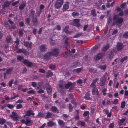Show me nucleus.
Wrapping results in <instances>:
<instances>
[{
	"label": "nucleus",
	"instance_id": "f257e3e1",
	"mask_svg": "<svg viewBox=\"0 0 128 128\" xmlns=\"http://www.w3.org/2000/svg\"><path fill=\"white\" fill-rule=\"evenodd\" d=\"M123 18H121L117 17V15L114 14L113 17V22L112 25L114 26L116 25L119 28L122 25L124 21Z\"/></svg>",
	"mask_w": 128,
	"mask_h": 128
},
{
	"label": "nucleus",
	"instance_id": "f03ea898",
	"mask_svg": "<svg viewBox=\"0 0 128 128\" xmlns=\"http://www.w3.org/2000/svg\"><path fill=\"white\" fill-rule=\"evenodd\" d=\"M64 0H57L55 4V7L57 9H59L62 6Z\"/></svg>",
	"mask_w": 128,
	"mask_h": 128
},
{
	"label": "nucleus",
	"instance_id": "7ed1b4c3",
	"mask_svg": "<svg viewBox=\"0 0 128 128\" xmlns=\"http://www.w3.org/2000/svg\"><path fill=\"white\" fill-rule=\"evenodd\" d=\"M12 114L10 116V117L14 121H16L18 120V114L14 112L12 113Z\"/></svg>",
	"mask_w": 128,
	"mask_h": 128
},
{
	"label": "nucleus",
	"instance_id": "20e7f679",
	"mask_svg": "<svg viewBox=\"0 0 128 128\" xmlns=\"http://www.w3.org/2000/svg\"><path fill=\"white\" fill-rule=\"evenodd\" d=\"M50 52L52 56H58L59 54V51L57 48L52 49V51Z\"/></svg>",
	"mask_w": 128,
	"mask_h": 128
},
{
	"label": "nucleus",
	"instance_id": "39448f33",
	"mask_svg": "<svg viewBox=\"0 0 128 128\" xmlns=\"http://www.w3.org/2000/svg\"><path fill=\"white\" fill-rule=\"evenodd\" d=\"M98 78H96L95 80H94L92 83L90 85V87L92 88L93 89V93L94 94V91L95 90V88H96V86L95 85L96 84L97 81H98Z\"/></svg>",
	"mask_w": 128,
	"mask_h": 128
},
{
	"label": "nucleus",
	"instance_id": "423d86ee",
	"mask_svg": "<svg viewBox=\"0 0 128 128\" xmlns=\"http://www.w3.org/2000/svg\"><path fill=\"white\" fill-rule=\"evenodd\" d=\"M79 22V19H74L73 21V25L78 27H80V24Z\"/></svg>",
	"mask_w": 128,
	"mask_h": 128
},
{
	"label": "nucleus",
	"instance_id": "0eeeda50",
	"mask_svg": "<svg viewBox=\"0 0 128 128\" xmlns=\"http://www.w3.org/2000/svg\"><path fill=\"white\" fill-rule=\"evenodd\" d=\"M32 121L30 118H26V126H30L32 124Z\"/></svg>",
	"mask_w": 128,
	"mask_h": 128
},
{
	"label": "nucleus",
	"instance_id": "6e6552de",
	"mask_svg": "<svg viewBox=\"0 0 128 128\" xmlns=\"http://www.w3.org/2000/svg\"><path fill=\"white\" fill-rule=\"evenodd\" d=\"M52 56L50 52H48L44 55V59L46 60H48Z\"/></svg>",
	"mask_w": 128,
	"mask_h": 128
},
{
	"label": "nucleus",
	"instance_id": "1a4fd4ad",
	"mask_svg": "<svg viewBox=\"0 0 128 128\" xmlns=\"http://www.w3.org/2000/svg\"><path fill=\"white\" fill-rule=\"evenodd\" d=\"M104 54H99L94 56V59L96 60H98L102 58Z\"/></svg>",
	"mask_w": 128,
	"mask_h": 128
},
{
	"label": "nucleus",
	"instance_id": "9d476101",
	"mask_svg": "<svg viewBox=\"0 0 128 128\" xmlns=\"http://www.w3.org/2000/svg\"><path fill=\"white\" fill-rule=\"evenodd\" d=\"M10 4V2L6 1L4 3V4L2 5V7L3 9H5L7 8L8 7Z\"/></svg>",
	"mask_w": 128,
	"mask_h": 128
},
{
	"label": "nucleus",
	"instance_id": "9b49d317",
	"mask_svg": "<svg viewBox=\"0 0 128 128\" xmlns=\"http://www.w3.org/2000/svg\"><path fill=\"white\" fill-rule=\"evenodd\" d=\"M23 63L24 64L26 65L27 66L29 67H30L33 64L32 63L30 62L28 60H24Z\"/></svg>",
	"mask_w": 128,
	"mask_h": 128
},
{
	"label": "nucleus",
	"instance_id": "f8f14e48",
	"mask_svg": "<svg viewBox=\"0 0 128 128\" xmlns=\"http://www.w3.org/2000/svg\"><path fill=\"white\" fill-rule=\"evenodd\" d=\"M12 71V70L11 69H8L6 70V73H5L4 74V78L6 79L7 78V75H8L10 74Z\"/></svg>",
	"mask_w": 128,
	"mask_h": 128
},
{
	"label": "nucleus",
	"instance_id": "ddd939ff",
	"mask_svg": "<svg viewBox=\"0 0 128 128\" xmlns=\"http://www.w3.org/2000/svg\"><path fill=\"white\" fill-rule=\"evenodd\" d=\"M46 90L49 94H50L52 92V88L50 87L49 84H46Z\"/></svg>",
	"mask_w": 128,
	"mask_h": 128
},
{
	"label": "nucleus",
	"instance_id": "4468645a",
	"mask_svg": "<svg viewBox=\"0 0 128 128\" xmlns=\"http://www.w3.org/2000/svg\"><path fill=\"white\" fill-rule=\"evenodd\" d=\"M70 3L69 2H66L63 6V11H65L69 8Z\"/></svg>",
	"mask_w": 128,
	"mask_h": 128
},
{
	"label": "nucleus",
	"instance_id": "2eb2a0df",
	"mask_svg": "<svg viewBox=\"0 0 128 128\" xmlns=\"http://www.w3.org/2000/svg\"><path fill=\"white\" fill-rule=\"evenodd\" d=\"M47 46L45 45H42L40 46V50L42 52H44L46 50Z\"/></svg>",
	"mask_w": 128,
	"mask_h": 128
},
{
	"label": "nucleus",
	"instance_id": "dca6fc26",
	"mask_svg": "<svg viewBox=\"0 0 128 128\" xmlns=\"http://www.w3.org/2000/svg\"><path fill=\"white\" fill-rule=\"evenodd\" d=\"M58 122L59 125L61 127H64L65 126V123L62 120L59 119Z\"/></svg>",
	"mask_w": 128,
	"mask_h": 128
},
{
	"label": "nucleus",
	"instance_id": "f3484780",
	"mask_svg": "<svg viewBox=\"0 0 128 128\" xmlns=\"http://www.w3.org/2000/svg\"><path fill=\"white\" fill-rule=\"evenodd\" d=\"M124 48L123 45L120 43H118L117 44V49L118 51L122 50Z\"/></svg>",
	"mask_w": 128,
	"mask_h": 128
},
{
	"label": "nucleus",
	"instance_id": "a211bd4d",
	"mask_svg": "<svg viewBox=\"0 0 128 128\" xmlns=\"http://www.w3.org/2000/svg\"><path fill=\"white\" fill-rule=\"evenodd\" d=\"M73 84L71 82H68L66 84V83L64 88L66 89H68Z\"/></svg>",
	"mask_w": 128,
	"mask_h": 128
},
{
	"label": "nucleus",
	"instance_id": "6ab92c4d",
	"mask_svg": "<svg viewBox=\"0 0 128 128\" xmlns=\"http://www.w3.org/2000/svg\"><path fill=\"white\" fill-rule=\"evenodd\" d=\"M34 26H37L38 25V19L36 16L32 20Z\"/></svg>",
	"mask_w": 128,
	"mask_h": 128
},
{
	"label": "nucleus",
	"instance_id": "aec40b11",
	"mask_svg": "<svg viewBox=\"0 0 128 128\" xmlns=\"http://www.w3.org/2000/svg\"><path fill=\"white\" fill-rule=\"evenodd\" d=\"M69 28V26H67L65 27V28L64 30V31L66 34H70L72 32V31H68V30Z\"/></svg>",
	"mask_w": 128,
	"mask_h": 128
},
{
	"label": "nucleus",
	"instance_id": "412c9836",
	"mask_svg": "<svg viewBox=\"0 0 128 128\" xmlns=\"http://www.w3.org/2000/svg\"><path fill=\"white\" fill-rule=\"evenodd\" d=\"M66 82L64 81H60L59 83V86L60 88L62 89L64 88Z\"/></svg>",
	"mask_w": 128,
	"mask_h": 128
},
{
	"label": "nucleus",
	"instance_id": "4be33fe9",
	"mask_svg": "<svg viewBox=\"0 0 128 128\" xmlns=\"http://www.w3.org/2000/svg\"><path fill=\"white\" fill-rule=\"evenodd\" d=\"M52 112L54 113H57L58 114L59 113L58 110L56 107L55 106H53L51 108Z\"/></svg>",
	"mask_w": 128,
	"mask_h": 128
},
{
	"label": "nucleus",
	"instance_id": "5701e85b",
	"mask_svg": "<svg viewBox=\"0 0 128 128\" xmlns=\"http://www.w3.org/2000/svg\"><path fill=\"white\" fill-rule=\"evenodd\" d=\"M47 124L48 127H52L53 126H55L56 124L55 122H54L53 121H50L47 123Z\"/></svg>",
	"mask_w": 128,
	"mask_h": 128
},
{
	"label": "nucleus",
	"instance_id": "b1692460",
	"mask_svg": "<svg viewBox=\"0 0 128 128\" xmlns=\"http://www.w3.org/2000/svg\"><path fill=\"white\" fill-rule=\"evenodd\" d=\"M106 1V0H99L98 1V3L96 5L97 6H100L102 4H104Z\"/></svg>",
	"mask_w": 128,
	"mask_h": 128
},
{
	"label": "nucleus",
	"instance_id": "393cba45",
	"mask_svg": "<svg viewBox=\"0 0 128 128\" xmlns=\"http://www.w3.org/2000/svg\"><path fill=\"white\" fill-rule=\"evenodd\" d=\"M31 115L34 116V113L32 112L31 110L27 111L26 116H30Z\"/></svg>",
	"mask_w": 128,
	"mask_h": 128
},
{
	"label": "nucleus",
	"instance_id": "a878e982",
	"mask_svg": "<svg viewBox=\"0 0 128 128\" xmlns=\"http://www.w3.org/2000/svg\"><path fill=\"white\" fill-rule=\"evenodd\" d=\"M90 94L89 93L86 94L85 96L84 97V98L86 100H92V99L90 97Z\"/></svg>",
	"mask_w": 128,
	"mask_h": 128
},
{
	"label": "nucleus",
	"instance_id": "bb28decb",
	"mask_svg": "<svg viewBox=\"0 0 128 128\" xmlns=\"http://www.w3.org/2000/svg\"><path fill=\"white\" fill-rule=\"evenodd\" d=\"M46 73L47 74L46 75V77L47 78L50 77L53 75L52 73L50 70H49Z\"/></svg>",
	"mask_w": 128,
	"mask_h": 128
},
{
	"label": "nucleus",
	"instance_id": "cd10ccee",
	"mask_svg": "<svg viewBox=\"0 0 128 128\" xmlns=\"http://www.w3.org/2000/svg\"><path fill=\"white\" fill-rule=\"evenodd\" d=\"M77 124L78 125H80L82 126H85L86 124L84 122L79 121L77 123Z\"/></svg>",
	"mask_w": 128,
	"mask_h": 128
},
{
	"label": "nucleus",
	"instance_id": "c85d7f7f",
	"mask_svg": "<svg viewBox=\"0 0 128 128\" xmlns=\"http://www.w3.org/2000/svg\"><path fill=\"white\" fill-rule=\"evenodd\" d=\"M109 44H107L106 46L103 48L102 50L103 52L106 51L109 49Z\"/></svg>",
	"mask_w": 128,
	"mask_h": 128
},
{
	"label": "nucleus",
	"instance_id": "c756f323",
	"mask_svg": "<svg viewBox=\"0 0 128 128\" xmlns=\"http://www.w3.org/2000/svg\"><path fill=\"white\" fill-rule=\"evenodd\" d=\"M26 5L25 3H23L21 4L19 7V8L20 10H22L24 8Z\"/></svg>",
	"mask_w": 128,
	"mask_h": 128
},
{
	"label": "nucleus",
	"instance_id": "7c9ffc66",
	"mask_svg": "<svg viewBox=\"0 0 128 128\" xmlns=\"http://www.w3.org/2000/svg\"><path fill=\"white\" fill-rule=\"evenodd\" d=\"M72 16L74 17H75L76 16H78L80 15V14L77 12H75L72 13Z\"/></svg>",
	"mask_w": 128,
	"mask_h": 128
},
{
	"label": "nucleus",
	"instance_id": "2f4dec72",
	"mask_svg": "<svg viewBox=\"0 0 128 128\" xmlns=\"http://www.w3.org/2000/svg\"><path fill=\"white\" fill-rule=\"evenodd\" d=\"M4 118H0V124H3L6 122Z\"/></svg>",
	"mask_w": 128,
	"mask_h": 128
},
{
	"label": "nucleus",
	"instance_id": "473e14b6",
	"mask_svg": "<svg viewBox=\"0 0 128 128\" xmlns=\"http://www.w3.org/2000/svg\"><path fill=\"white\" fill-rule=\"evenodd\" d=\"M8 22L10 23L11 24V26H12V27L11 28H15V26H12L13 24H14L13 22L10 20H8Z\"/></svg>",
	"mask_w": 128,
	"mask_h": 128
},
{
	"label": "nucleus",
	"instance_id": "72a5a7b5",
	"mask_svg": "<svg viewBox=\"0 0 128 128\" xmlns=\"http://www.w3.org/2000/svg\"><path fill=\"white\" fill-rule=\"evenodd\" d=\"M106 65L103 66H99V68L102 70H104L106 68Z\"/></svg>",
	"mask_w": 128,
	"mask_h": 128
},
{
	"label": "nucleus",
	"instance_id": "f704fd0d",
	"mask_svg": "<svg viewBox=\"0 0 128 128\" xmlns=\"http://www.w3.org/2000/svg\"><path fill=\"white\" fill-rule=\"evenodd\" d=\"M94 94L93 93V89H92V94L93 95H98V90L96 89V88H95V90H94Z\"/></svg>",
	"mask_w": 128,
	"mask_h": 128
},
{
	"label": "nucleus",
	"instance_id": "c9c22d12",
	"mask_svg": "<svg viewBox=\"0 0 128 128\" xmlns=\"http://www.w3.org/2000/svg\"><path fill=\"white\" fill-rule=\"evenodd\" d=\"M79 65V64L78 62H75L72 64V67H76L77 66Z\"/></svg>",
	"mask_w": 128,
	"mask_h": 128
},
{
	"label": "nucleus",
	"instance_id": "e433bc0d",
	"mask_svg": "<svg viewBox=\"0 0 128 128\" xmlns=\"http://www.w3.org/2000/svg\"><path fill=\"white\" fill-rule=\"evenodd\" d=\"M112 22V19L111 16L109 17L108 20V24H111Z\"/></svg>",
	"mask_w": 128,
	"mask_h": 128
},
{
	"label": "nucleus",
	"instance_id": "4c0bfd02",
	"mask_svg": "<svg viewBox=\"0 0 128 128\" xmlns=\"http://www.w3.org/2000/svg\"><path fill=\"white\" fill-rule=\"evenodd\" d=\"M82 70V69L81 68H79L74 69V71L75 72H76L77 73H79Z\"/></svg>",
	"mask_w": 128,
	"mask_h": 128
},
{
	"label": "nucleus",
	"instance_id": "58836bf2",
	"mask_svg": "<svg viewBox=\"0 0 128 128\" xmlns=\"http://www.w3.org/2000/svg\"><path fill=\"white\" fill-rule=\"evenodd\" d=\"M27 93L28 94H34L36 93V92L34 90H32L29 91Z\"/></svg>",
	"mask_w": 128,
	"mask_h": 128
},
{
	"label": "nucleus",
	"instance_id": "ea45409f",
	"mask_svg": "<svg viewBox=\"0 0 128 128\" xmlns=\"http://www.w3.org/2000/svg\"><path fill=\"white\" fill-rule=\"evenodd\" d=\"M91 14L94 16H96V11L95 10H93L91 11Z\"/></svg>",
	"mask_w": 128,
	"mask_h": 128
},
{
	"label": "nucleus",
	"instance_id": "a19ab883",
	"mask_svg": "<svg viewBox=\"0 0 128 128\" xmlns=\"http://www.w3.org/2000/svg\"><path fill=\"white\" fill-rule=\"evenodd\" d=\"M73 107L71 104H69V109L70 112H71L72 110Z\"/></svg>",
	"mask_w": 128,
	"mask_h": 128
},
{
	"label": "nucleus",
	"instance_id": "79ce46f5",
	"mask_svg": "<svg viewBox=\"0 0 128 128\" xmlns=\"http://www.w3.org/2000/svg\"><path fill=\"white\" fill-rule=\"evenodd\" d=\"M52 116V114L50 112H48L47 113L46 118H50Z\"/></svg>",
	"mask_w": 128,
	"mask_h": 128
},
{
	"label": "nucleus",
	"instance_id": "37998d69",
	"mask_svg": "<svg viewBox=\"0 0 128 128\" xmlns=\"http://www.w3.org/2000/svg\"><path fill=\"white\" fill-rule=\"evenodd\" d=\"M82 33H80L78 34L75 35L74 36V38H77L80 37L82 35Z\"/></svg>",
	"mask_w": 128,
	"mask_h": 128
},
{
	"label": "nucleus",
	"instance_id": "c03bdc74",
	"mask_svg": "<svg viewBox=\"0 0 128 128\" xmlns=\"http://www.w3.org/2000/svg\"><path fill=\"white\" fill-rule=\"evenodd\" d=\"M50 45L52 46L54 45L56 43L55 41L52 39L50 40Z\"/></svg>",
	"mask_w": 128,
	"mask_h": 128
},
{
	"label": "nucleus",
	"instance_id": "a18cd8bd",
	"mask_svg": "<svg viewBox=\"0 0 128 128\" xmlns=\"http://www.w3.org/2000/svg\"><path fill=\"white\" fill-rule=\"evenodd\" d=\"M123 37L125 38H128V32H125L124 34Z\"/></svg>",
	"mask_w": 128,
	"mask_h": 128
},
{
	"label": "nucleus",
	"instance_id": "49530a36",
	"mask_svg": "<svg viewBox=\"0 0 128 128\" xmlns=\"http://www.w3.org/2000/svg\"><path fill=\"white\" fill-rule=\"evenodd\" d=\"M24 58L21 56H18L17 57V59L18 60L21 61Z\"/></svg>",
	"mask_w": 128,
	"mask_h": 128
},
{
	"label": "nucleus",
	"instance_id": "de8ad7c7",
	"mask_svg": "<svg viewBox=\"0 0 128 128\" xmlns=\"http://www.w3.org/2000/svg\"><path fill=\"white\" fill-rule=\"evenodd\" d=\"M125 102H122L121 104V108H124L125 106Z\"/></svg>",
	"mask_w": 128,
	"mask_h": 128
},
{
	"label": "nucleus",
	"instance_id": "09e8293b",
	"mask_svg": "<svg viewBox=\"0 0 128 128\" xmlns=\"http://www.w3.org/2000/svg\"><path fill=\"white\" fill-rule=\"evenodd\" d=\"M23 31L22 30H20L19 32V36L20 37L22 36L23 34Z\"/></svg>",
	"mask_w": 128,
	"mask_h": 128
},
{
	"label": "nucleus",
	"instance_id": "8fccbe9b",
	"mask_svg": "<svg viewBox=\"0 0 128 128\" xmlns=\"http://www.w3.org/2000/svg\"><path fill=\"white\" fill-rule=\"evenodd\" d=\"M82 80L81 79H79L76 81L77 83L79 85L82 84Z\"/></svg>",
	"mask_w": 128,
	"mask_h": 128
},
{
	"label": "nucleus",
	"instance_id": "3c124183",
	"mask_svg": "<svg viewBox=\"0 0 128 128\" xmlns=\"http://www.w3.org/2000/svg\"><path fill=\"white\" fill-rule=\"evenodd\" d=\"M14 82V80H12L10 81L9 82V86L10 87H11L12 86V84Z\"/></svg>",
	"mask_w": 128,
	"mask_h": 128
},
{
	"label": "nucleus",
	"instance_id": "603ef678",
	"mask_svg": "<svg viewBox=\"0 0 128 128\" xmlns=\"http://www.w3.org/2000/svg\"><path fill=\"white\" fill-rule=\"evenodd\" d=\"M22 105L21 104H18L17 105V106H16V108L17 109H18L22 108Z\"/></svg>",
	"mask_w": 128,
	"mask_h": 128
},
{
	"label": "nucleus",
	"instance_id": "864d4df0",
	"mask_svg": "<svg viewBox=\"0 0 128 128\" xmlns=\"http://www.w3.org/2000/svg\"><path fill=\"white\" fill-rule=\"evenodd\" d=\"M30 43L28 42H26L24 43V46L30 48V47L29 45Z\"/></svg>",
	"mask_w": 128,
	"mask_h": 128
},
{
	"label": "nucleus",
	"instance_id": "5fc2aeb1",
	"mask_svg": "<svg viewBox=\"0 0 128 128\" xmlns=\"http://www.w3.org/2000/svg\"><path fill=\"white\" fill-rule=\"evenodd\" d=\"M128 58L127 56H126L124 58H122L121 60V62H123L124 61L126 60Z\"/></svg>",
	"mask_w": 128,
	"mask_h": 128
},
{
	"label": "nucleus",
	"instance_id": "6e6d98bb",
	"mask_svg": "<svg viewBox=\"0 0 128 128\" xmlns=\"http://www.w3.org/2000/svg\"><path fill=\"white\" fill-rule=\"evenodd\" d=\"M7 107L11 109L14 108V106L12 105L9 104L8 105Z\"/></svg>",
	"mask_w": 128,
	"mask_h": 128
},
{
	"label": "nucleus",
	"instance_id": "4d7b16f0",
	"mask_svg": "<svg viewBox=\"0 0 128 128\" xmlns=\"http://www.w3.org/2000/svg\"><path fill=\"white\" fill-rule=\"evenodd\" d=\"M39 72L40 73H44L46 72V71L43 69H40L39 70Z\"/></svg>",
	"mask_w": 128,
	"mask_h": 128
},
{
	"label": "nucleus",
	"instance_id": "13d9d810",
	"mask_svg": "<svg viewBox=\"0 0 128 128\" xmlns=\"http://www.w3.org/2000/svg\"><path fill=\"white\" fill-rule=\"evenodd\" d=\"M32 86L34 87H36L37 86V84L35 82H32Z\"/></svg>",
	"mask_w": 128,
	"mask_h": 128
},
{
	"label": "nucleus",
	"instance_id": "bf43d9fd",
	"mask_svg": "<svg viewBox=\"0 0 128 128\" xmlns=\"http://www.w3.org/2000/svg\"><path fill=\"white\" fill-rule=\"evenodd\" d=\"M69 97L70 99L71 100H72L73 99V96L72 95V94H69Z\"/></svg>",
	"mask_w": 128,
	"mask_h": 128
},
{
	"label": "nucleus",
	"instance_id": "052dcab7",
	"mask_svg": "<svg viewBox=\"0 0 128 128\" xmlns=\"http://www.w3.org/2000/svg\"><path fill=\"white\" fill-rule=\"evenodd\" d=\"M56 68V66L54 65H50L49 66V68L50 69H54Z\"/></svg>",
	"mask_w": 128,
	"mask_h": 128
},
{
	"label": "nucleus",
	"instance_id": "680f3d73",
	"mask_svg": "<svg viewBox=\"0 0 128 128\" xmlns=\"http://www.w3.org/2000/svg\"><path fill=\"white\" fill-rule=\"evenodd\" d=\"M118 103V100L117 99H115L114 100L113 104H117Z\"/></svg>",
	"mask_w": 128,
	"mask_h": 128
},
{
	"label": "nucleus",
	"instance_id": "e2e57ef3",
	"mask_svg": "<svg viewBox=\"0 0 128 128\" xmlns=\"http://www.w3.org/2000/svg\"><path fill=\"white\" fill-rule=\"evenodd\" d=\"M37 92L38 93L40 94L42 93H44V91L42 90V89H41L39 90H38Z\"/></svg>",
	"mask_w": 128,
	"mask_h": 128
},
{
	"label": "nucleus",
	"instance_id": "0e129e2a",
	"mask_svg": "<svg viewBox=\"0 0 128 128\" xmlns=\"http://www.w3.org/2000/svg\"><path fill=\"white\" fill-rule=\"evenodd\" d=\"M89 114V112L88 111H86L83 114V116H86Z\"/></svg>",
	"mask_w": 128,
	"mask_h": 128
},
{
	"label": "nucleus",
	"instance_id": "69168bd1",
	"mask_svg": "<svg viewBox=\"0 0 128 128\" xmlns=\"http://www.w3.org/2000/svg\"><path fill=\"white\" fill-rule=\"evenodd\" d=\"M126 120V118H125L121 120L119 119V120H120V122L121 123H122L125 121Z\"/></svg>",
	"mask_w": 128,
	"mask_h": 128
},
{
	"label": "nucleus",
	"instance_id": "338daca9",
	"mask_svg": "<svg viewBox=\"0 0 128 128\" xmlns=\"http://www.w3.org/2000/svg\"><path fill=\"white\" fill-rule=\"evenodd\" d=\"M100 47L99 45H96L94 47L93 49L94 50H96L98 49Z\"/></svg>",
	"mask_w": 128,
	"mask_h": 128
},
{
	"label": "nucleus",
	"instance_id": "774afa93",
	"mask_svg": "<svg viewBox=\"0 0 128 128\" xmlns=\"http://www.w3.org/2000/svg\"><path fill=\"white\" fill-rule=\"evenodd\" d=\"M114 123L110 124L109 125V128H113L114 126Z\"/></svg>",
	"mask_w": 128,
	"mask_h": 128
}]
</instances>
